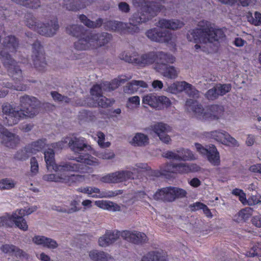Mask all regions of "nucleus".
<instances>
[{
	"label": "nucleus",
	"instance_id": "1",
	"mask_svg": "<svg viewBox=\"0 0 261 261\" xmlns=\"http://www.w3.org/2000/svg\"><path fill=\"white\" fill-rule=\"evenodd\" d=\"M17 47L18 42L14 36H9L5 38L3 48L0 55L4 65L8 68L10 75L12 77L14 85L9 82L0 84V98L5 97L8 93L7 90L2 89L4 87L17 91L25 90L27 88L25 85L21 83L23 79L21 70L12 58Z\"/></svg>",
	"mask_w": 261,
	"mask_h": 261
},
{
	"label": "nucleus",
	"instance_id": "2",
	"mask_svg": "<svg viewBox=\"0 0 261 261\" xmlns=\"http://www.w3.org/2000/svg\"><path fill=\"white\" fill-rule=\"evenodd\" d=\"M38 102L35 97L28 95L20 98V107L8 102L4 103L2 110L4 123L12 126L27 117H33L38 112Z\"/></svg>",
	"mask_w": 261,
	"mask_h": 261
},
{
	"label": "nucleus",
	"instance_id": "3",
	"mask_svg": "<svg viewBox=\"0 0 261 261\" xmlns=\"http://www.w3.org/2000/svg\"><path fill=\"white\" fill-rule=\"evenodd\" d=\"M198 28L189 31L187 36V39L194 43L212 42L218 41L224 37V34L221 29H214L210 21L202 20L198 23ZM201 46L196 44L195 48L198 50Z\"/></svg>",
	"mask_w": 261,
	"mask_h": 261
},
{
	"label": "nucleus",
	"instance_id": "4",
	"mask_svg": "<svg viewBox=\"0 0 261 261\" xmlns=\"http://www.w3.org/2000/svg\"><path fill=\"white\" fill-rule=\"evenodd\" d=\"M131 78V76L121 75L113 80L111 83L105 82L94 85L90 91L92 101L89 103V105L92 107L98 106L102 108L111 106L114 101L103 96L102 95L103 91L114 90Z\"/></svg>",
	"mask_w": 261,
	"mask_h": 261
},
{
	"label": "nucleus",
	"instance_id": "5",
	"mask_svg": "<svg viewBox=\"0 0 261 261\" xmlns=\"http://www.w3.org/2000/svg\"><path fill=\"white\" fill-rule=\"evenodd\" d=\"M68 146L75 154H79L77 157L71 158L69 159L75 160L77 162V163L86 167H88L82 163L91 166H96L99 165V163L98 159L91 155L93 153V149L90 146L87 144L84 138H69Z\"/></svg>",
	"mask_w": 261,
	"mask_h": 261
},
{
	"label": "nucleus",
	"instance_id": "6",
	"mask_svg": "<svg viewBox=\"0 0 261 261\" xmlns=\"http://www.w3.org/2000/svg\"><path fill=\"white\" fill-rule=\"evenodd\" d=\"M150 167L145 163H137L134 166L128 168L127 170L116 171L100 176L98 175H92L97 179L103 183L116 184L133 179L138 176L140 173L149 171Z\"/></svg>",
	"mask_w": 261,
	"mask_h": 261
},
{
	"label": "nucleus",
	"instance_id": "7",
	"mask_svg": "<svg viewBox=\"0 0 261 261\" xmlns=\"http://www.w3.org/2000/svg\"><path fill=\"white\" fill-rule=\"evenodd\" d=\"M44 155L46 168L48 170L52 169L55 172L71 171L80 173H90L93 172L91 168L73 162H62L59 165L56 164L54 150L52 148L48 147L44 151Z\"/></svg>",
	"mask_w": 261,
	"mask_h": 261
},
{
	"label": "nucleus",
	"instance_id": "8",
	"mask_svg": "<svg viewBox=\"0 0 261 261\" xmlns=\"http://www.w3.org/2000/svg\"><path fill=\"white\" fill-rule=\"evenodd\" d=\"M186 106L193 117L201 120L218 119L223 112V108L221 106L213 105L203 108L197 101L192 99L187 100Z\"/></svg>",
	"mask_w": 261,
	"mask_h": 261
},
{
	"label": "nucleus",
	"instance_id": "9",
	"mask_svg": "<svg viewBox=\"0 0 261 261\" xmlns=\"http://www.w3.org/2000/svg\"><path fill=\"white\" fill-rule=\"evenodd\" d=\"M166 62L173 63L175 58L171 54H168L163 52H149L139 56L137 54V58L136 60V65L140 67H145L155 63V67L158 63H161L162 60Z\"/></svg>",
	"mask_w": 261,
	"mask_h": 261
},
{
	"label": "nucleus",
	"instance_id": "10",
	"mask_svg": "<svg viewBox=\"0 0 261 261\" xmlns=\"http://www.w3.org/2000/svg\"><path fill=\"white\" fill-rule=\"evenodd\" d=\"M67 172H56V174H45L42 178L45 181L61 182L68 185L83 182L89 179V175H68L66 174Z\"/></svg>",
	"mask_w": 261,
	"mask_h": 261
},
{
	"label": "nucleus",
	"instance_id": "11",
	"mask_svg": "<svg viewBox=\"0 0 261 261\" xmlns=\"http://www.w3.org/2000/svg\"><path fill=\"white\" fill-rule=\"evenodd\" d=\"M27 24L30 28L37 31L40 34L52 36L59 28L57 19L54 17L46 23H40L35 18L27 21Z\"/></svg>",
	"mask_w": 261,
	"mask_h": 261
},
{
	"label": "nucleus",
	"instance_id": "12",
	"mask_svg": "<svg viewBox=\"0 0 261 261\" xmlns=\"http://www.w3.org/2000/svg\"><path fill=\"white\" fill-rule=\"evenodd\" d=\"M77 191L87 194L89 197L94 198H110L121 195L123 190L101 191L95 187H82L77 189Z\"/></svg>",
	"mask_w": 261,
	"mask_h": 261
},
{
	"label": "nucleus",
	"instance_id": "13",
	"mask_svg": "<svg viewBox=\"0 0 261 261\" xmlns=\"http://www.w3.org/2000/svg\"><path fill=\"white\" fill-rule=\"evenodd\" d=\"M188 168V163H168L161 167L160 171H151V173L155 176H167L172 173L187 174L189 173Z\"/></svg>",
	"mask_w": 261,
	"mask_h": 261
},
{
	"label": "nucleus",
	"instance_id": "14",
	"mask_svg": "<svg viewBox=\"0 0 261 261\" xmlns=\"http://www.w3.org/2000/svg\"><path fill=\"white\" fill-rule=\"evenodd\" d=\"M195 145L197 151L202 155L206 156L212 165L214 166L220 165L219 153L214 145H211L204 147L199 143H195Z\"/></svg>",
	"mask_w": 261,
	"mask_h": 261
},
{
	"label": "nucleus",
	"instance_id": "15",
	"mask_svg": "<svg viewBox=\"0 0 261 261\" xmlns=\"http://www.w3.org/2000/svg\"><path fill=\"white\" fill-rule=\"evenodd\" d=\"M166 91L172 94H177L183 91L193 98L198 97L199 92L192 85L185 82H176L168 86Z\"/></svg>",
	"mask_w": 261,
	"mask_h": 261
},
{
	"label": "nucleus",
	"instance_id": "16",
	"mask_svg": "<svg viewBox=\"0 0 261 261\" xmlns=\"http://www.w3.org/2000/svg\"><path fill=\"white\" fill-rule=\"evenodd\" d=\"M162 155L167 159L176 161H189L196 159L195 155L190 150L184 148L165 151Z\"/></svg>",
	"mask_w": 261,
	"mask_h": 261
},
{
	"label": "nucleus",
	"instance_id": "17",
	"mask_svg": "<svg viewBox=\"0 0 261 261\" xmlns=\"http://www.w3.org/2000/svg\"><path fill=\"white\" fill-rule=\"evenodd\" d=\"M0 142L4 146L13 148L20 142L19 137L10 132L0 123Z\"/></svg>",
	"mask_w": 261,
	"mask_h": 261
},
{
	"label": "nucleus",
	"instance_id": "18",
	"mask_svg": "<svg viewBox=\"0 0 261 261\" xmlns=\"http://www.w3.org/2000/svg\"><path fill=\"white\" fill-rule=\"evenodd\" d=\"M46 145V140H39L26 147L24 150L18 152L15 158L18 160H25L29 157L30 153H36L44 148Z\"/></svg>",
	"mask_w": 261,
	"mask_h": 261
},
{
	"label": "nucleus",
	"instance_id": "19",
	"mask_svg": "<svg viewBox=\"0 0 261 261\" xmlns=\"http://www.w3.org/2000/svg\"><path fill=\"white\" fill-rule=\"evenodd\" d=\"M37 209L36 206H32L25 209H20L16 210L13 213V218L15 221V225L19 229L26 231L28 230V226L26 221L23 218L25 215H28L36 211Z\"/></svg>",
	"mask_w": 261,
	"mask_h": 261
},
{
	"label": "nucleus",
	"instance_id": "20",
	"mask_svg": "<svg viewBox=\"0 0 261 261\" xmlns=\"http://www.w3.org/2000/svg\"><path fill=\"white\" fill-rule=\"evenodd\" d=\"M210 137L223 144L230 146H238L237 141L224 130L212 131L209 133Z\"/></svg>",
	"mask_w": 261,
	"mask_h": 261
},
{
	"label": "nucleus",
	"instance_id": "21",
	"mask_svg": "<svg viewBox=\"0 0 261 261\" xmlns=\"http://www.w3.org/2000/svg\"><path fill=\"white\" fill-rule=\"evenodd\" d=\"M146 34L151 40L158 42L169 43L172 38V35L169 31H162L159 28L150 29L146 32Z\"/></svg>",
	"mask_w": 261,
	"mask_h": 261
},
{
	"label": "nucleus",
	"instance_id": "22",
	"mask_svg": "<svg viewBox=\"0 0 261 261\" xmlns=\"http://www.w3.org/2000/svg\"><path fill=\"white\" fill-rule=\"evenodd\" d=\"M33 48L34 50L33 56L34 66L39 71H42L46 66V63L40 43L35 42Z\"/></svg>",
	"mask_w": 261,
	"mask_h": 261
},
{
	"label": "nucleus",
	"instance_id": "23",
	"mask_svg": "<svg viewBox=\"0 0 261 261\" xmlns=\"http://www.w3.org/2000/svg\"><path fill=\"white\" fill-rule=\"evenodd\" d=\"M121 232L116 230H107L103 235L99 237L98 243L101 247H107L114 244L120 237Z\"/></svg>",
	"mask_w": 261,
	"mask_h": 261
},
{
	"label": "nucleus",
	"instance_id": "24",
	"mask_svg": "<svg viewBox=\"0 0 261 261\" xmlns=\"http://www.w3.org/2000/svg\"><path fill=\"white\" fill-rule=\"evenodd\" d=\"M167 63L170 62H166L165 60H162L161 63H158L155 69L157 71L161 73L166 77L170 79H176L179 73V70L172 66H167Z\"/></svg>",
	"mask_w": 261,
	"mask_h": 261
},
{
	"label": "nucleus",
	"instance_id": "25",
	"mask_svg": "<svg viewBox=\"0 0 261 261\" xmlns=\"http://www.w3.org/2000/svg\"><path fill=\"white\" fill-rule=\"evenodd\" d=\"M121 237L127 241L136 244L144 243L147 240L144 233L136 230L121 231Z\"/></svg>",
	"mask_w": 261,
	"mask_h": 261
},
{
	"label": "nucleus",
	"instance_id": "26",
	"mask_svg": "<svg viewBox=\"0 0 261 261\" xmlns=\"http://www.w3.org/2000/svg\"><path fill=\"white\" fill-rule=\"evenodd\" d=\"M151 128L163 142L167 144L170 142V137L169 135H167V133L171 130V128L169 126L160 122L152 125Z\"/></svg>",
	"mask_w": 261,
	"mask_h": 261
},
{
	"label": "nucleus",
	"instance_id": "27",
	"mask_svg": "<svg viewBox=\"0 0 261 261\" xmlns=\"http://www.w3.org/2000/svg\"><path fill=\"white\" fill-rule=\"evenodd\" d=\"M148 88V85L145 82L142 80H133L126 84L123 91L127 94H133L137 92L142 93Z\"/></svg>",
	"mask_w": 261,
	"mask_h": 261
},
{
	"label": "nucleus",
	"instance_id": "28",
	"mask_svg": "<svg viewBox=\"0 0 261 261\" xmlns=\"http://www.w3.org/2000/svg\"><path fill=\"white\" fill-rule=\"evenodd\" d=\"M94 41L91 38V34L83 35L74 42V48L78 50H86L94 48Z\"/></svg>",
	"mask_w": 261,
	"mask_h": 261
},
{
	"label": "nucleus",
	"instance_id": "29",
	"mask_svg": "<svg viewBox=\"0 0 261 261\" xmlns=\"http://www.w3.org/2000/svg\"><path fill=\"white\" fill-rule=\"evenodd\" d=\"M32 241L37 245H41L49 249H55L58 246L56 241L43 236H35L32 238Z\"/></svg>",
	"mask_w": 261,
	"mask_h": 261
},
{
	"label": "nucleus",
	"instance_id": "30",
	"mask_svg": "<svg viewBox=\"0 0 261 261\" xmlns=\"http://www.w3.org/2000/svg\"><path fill=\"white\" fill-rule=\"evenodd\" d=\"M1 249L5 253L15 255L20 259H27L28 257V254L25 252L13 245H3Z\"/></svg>",
	"mask_w": 261,
	"mask_h": 261
},
{
	"label": "nucleus",
	"instance_id": "31",
	"mask_svg": "<svg viewBox=\"0 0 261 261\" xmlns=\"http://www.w3.org/2000/svg\"><path fill=\"white\" fill-rule=\"evenodd\" d=\"M94 0H64L67 9L76 11L85 8Z\"/></svg>",
	"mask_w": 261,
	"mask_h": 261
},
{
	"label": "nucleus",
	"instance_id": "32",
	"mask_svg": "<svg viewBox=\"0 0 261 261\" xmlns=\"http://www.w3.org/2000/svg\"><path fill=\"white\" fill-rule=\"evenodd\" d=\"M232 193L238 196L240 201L244 205H255L261 201V197L258 198L257 196H252L247 200L246 198L245 193L243 190L239 189L233 190Z\"/></svg>",
	"mask_w": 261,
	"mask_h": 261
},
{
	"label": "nucleus",
	"instance_id": "33",
	"mask_svg": "<svg viewBox=\"0 0 261 261\" xmlns=\"http://www.w3.org/2000/svg\"><path fill=\"white\" fill-rule=\"evenodd\" d=\"M129 143L134 146H145L149 143V138L143 133H137L129 140Z\"/></svg>",
	"mask_w": 261,
	"mask_h": 261
},
{
	"label": "nucleus",
	"instance_id": "34",
	"mask_svg": "<svg viewBox=\"0 0 261 261\" xmlns=\"http://www.w3.org/2000/svg\"><path fill=\"white\" fill-rule=\"evenodd\" d=\"M89 255L93 261H114V258L110 254L97 250L90 251Z\"/></svg>",
	"mask_w": 261,
	"mask_h": 261
},
{
	"label": "nucleus",
	"instance_id": "35",
	"mask_svg": "<svg viewBox=\"0 0 261 261\" xmlns=\"http://www.w3.org/2000/svg\"><path fill=\"white\" fill-rule=\"evenodd\" d=\"M184 23L178 20L161 19L158 23V26L161 28H167L175 30L181 28Z\"/></svg>",
	"mask_w": 261,
	"mask_h": 261
},
{
	"label": "nucleus",
	"instance_id": "36",
	"mask_svg": "<svg viewBox=\"0 0 261 261\" xmlns=\"http://www.w3.org/2000/svg\"><path fill=\"white\" fill-rule=\"evenodd\" d=\"M91 38L94 41V48L102 46L107 44L111 38V36L107 33H102L100 34H90Z\"/></svg>",
	"mask_w": 261,
	"mask_h": 261
},
{
	"label": "nucleus",
	"instance_id": "37",
	"mask_svg": "<svg viewBox=\"0 0 261 261\" xmlns=\"http://www.w3.org/2000/svg\"><path fill=\"white\" fill-rule=\"evenodd\" d=\"M137 52L134 48L124 50L121 52L119 55L120 59L123 60L126 62L136 64V60L137 58Z\"/></svg>",
	"mask_w": 261,
	"mask_h": 261
},
{
	"label": "nucleus",
	"instance_id": "38",
	"mask_svg": "<svg viewBox=\"0 0 261 261\" xmlns=\"http://www.w3.org/2000/svg\"><path fill=\"white\" fill-rule=\"evenodd\" d=\"M252 210L249 207L242 209L234 215L233 219L238 223L245 222L252 215Z\"/></svg>",
	"mask_w": 261,
	"mask_h": 261
},
{
	"label": "nucleus",
	"instance_id": "39",
	"mask_svg": "<svg viewBox=\"0 0 261 261\" xmlns=\"http://www.w3.org/2000/svg\"><path fill=\"white\" fill-rule=\"evenodd\" d=\"M164 256L158 251H151L145 254L141 261H164Z\"/></svg>",
	"mask_w": 261,
	"mask_h": 261
},
{
	"label": "nucleus",
	"instance_id": "40",
	"mask_svg": "<svg viewBox=\"0 0 261 261\" xmlns=\"http://www.w3.org/2000/svg\"><path fill=\"white\" fill-rule=\"evenodd\" d=\"M158 96L149 94L143 96L142 102L145 105H147L151 107L157 109L159 107L158 103Z\"/></svg>",
	"mask_w": 261,
	"mask_h": 261
},
{
	"label": "nucleus",
	"instance_id": "41",
	"mask_svg": "<svg viewBox=\"0 0 261 261\" xmlns=\"http://www.w3.org/2000/svg\"><path fill=\"white\" fill-rule=\"evenodd\" d=\"M80 19L85 25L89 28H96L100 26L102 24V20L101 19H98L96 22H93L88 19L84 15L80 16Z\"/></svg>",
	"mask_w": 261,
	"mask_h": 261
},
{
	"label": "nucleus",
	"instance_id": "42",
	"mask_svg": "<svg viewBox=\"0 0 261 261\" xmlns=\"http://www.w3.org/2000/svg\"><path fill=\"white\" fill-rule=\"evenodd\" d=\"M16 182L11 178H6L0 180V190H10L13 188Z\"/></svg>",
	"mask_w": 261,
	"mask_h": 261
},
{
	"label": "nucleus",
	"instance_id": "43",
	"mask_svg": "<svg viewBox=\"0 0 261 261\" xmlns=\"http://www.w3.org/2000/svg\"><path fill=\"white\" fill-rule=\"evenodd\" d=\"M13 224H15L13 214L12 215L7 214L0 217V227L4 226H12Z\"/></svg>",
	"mask_w": 261,
	"mask_h": 261
},
{
	"label": "nucleus",
	"instance_id": "44",
	"mask_svg": "<svg viewBox=\"0 0 261 261\" xmlns=\"http://www.w3.org/2000/svg\"><path fill=\"white\" fill-rule=\"evenodd\" d=\"M222 3L228 5H233L239 2L240 4L243 6H252L255 4L256 0H219Z\"/></svg>",
	"mask_w": 261,
	"mask_h": 261
},
{
	"label": "nucleus",
	"instance_id": "45",
	"mask_svg": "<svg viewBox=\"0 0 261 261\" xmlns=\"http://www.w3.org/2000/svg\"><path fill=\"white\" fill-rule=\"evenodd\" d=\"M247 18L248 21L255 25H259L261 24V13L258 12H255L254 16L250 12L247 14Z\"/></svg>",
	"mask_w": 261,
	"mask_h": 261
},
{
	"label": "nucleus",
	"instance_id": "46",
	"mask_svg": "<svg viewBox=\"0 0 261 261\" xmlns=\"http://www.w3.org/2000/svg\"><path fill=\"white\" fill-rule=\"evenodd\" d=\"M13 1L29 8H37L40 6L39 0H12Z\"/></svg>",
	"mask_w": 261,
	"mask_h": 261
},
{
	"label": "nucleus",
	"instance_id": "47",
	"mask_svg": "<svg viewBox=\"0 0 261 261\" xmlns=\"http://www.w3.org/2000/svg\"><path fill=\"white\" fill-rule=\"evenodd\" d=\"M140 104V99L138 96H134L129 97L126 103V107L133 110L137 108Z\"/></svg>",
	"mask_w": 261,
	"mask_h": 261
},
{
	"label": "nucleus",
	"instance_id": "48",
	"mask_svg": "<svg viewBox=\"0 0 261 261\" xmlns=\"http://www.w3.org/2000/svg\"><path fill=\"white\" fill-rule=\"evenodd\" d=\"M158 103L159 107L156 109L158 110L168 108L171 106L172 103L170 99L165 96H158Z\"/></svg>",
	"mask_w": 261,
	"mask_h": 261
},
{
	"label": "nucleus",
	"instance_id": "49",
	"mask_svg": "<svg viewBox=\"0 0 261 261\" xmlns=\"http://www.w3.org/2000/svg\"><path fill=\"white\" fill-rule=\"evenodd\" d=\"M92 154H93L98 158L103 160H111L115 157L114 153L112 151L108 150L97 152H95L93 150V153Z\"/></svg>",
	"mask_w": 261,
	"mask_h": 261
},
{
	"label": "nucleus",
	"instance_id": "50",
	"mask_svg": "<svg viewBox=\"0 0 261 261\" xmlns=\"http://www.w3.org/2000/svg\"><path fill=\"white\" fill-rule=\"evenodd\" d=\"M92 137L97 141L98 145L103 148L109 147L110 145L109 142H104L105 139V136L103 133L98 132L95 135V136H92Z\"/></svg>",
	"mask_w": 261,
	"mask_h": 261
},
{
	"label": "nucleus",
	"instance_id": "51",
	"mask_svg": "<svg viewBox=\"0 0 261 261\" xmlns=\"http://www.w3.org/2000/svg\"><path fill=\"white\" fill-rule=\"evenodd\" d=\"M39 172V164L36 158L32 157L30 159V176L36 175Z\"/></svg>",
	"mask_w": 261,
	"mask_h": 261
},
{
	"label": "nucleus",
	"instance_id": "52",
	"mask_svg": "<svg viewBox=\"0 0 261 261\" xmlns=\"http://www.w3.org/2000/svg\"><path fill=\"white\" fill-rule=\"evenodd\" d=\"M78 204V202L76 200H73L70 202V207H64L60 211L67 213H72L74 212H76L80 210V208L77 207Z\"/></svg>",
	"mask_w": 261,
	"mask_h": 261
},
{
	"label": "nucleus",
	"instance_id": "53",
	"mask_svg": "<svg viewBox=\"0 0 261 261\" xmlns=\"http://www.w3.org/2000/svg\"><path fill=\"white\" fill-rule=\"evenodd\" d=\"M215 87L219 96L225 95L231 89V85L230 84H218Z\"/></svg>",
	"mask_w": 261,
	"mask_h": 261
},
{
	"label": "nucleus",
	"instance_id": "54",
	"mask_svg": "<svg viewBox=\"0 0 261 261\" xmlns=\"http://www.w3.org/2000/svg\"><path fill=\"white\" fill-rule=\"evenodd\" d=\"M68 33L74 36H79V35L83 32V27L77 25H73L67 28Z\"/></svg>",
	"mask_w": 261,
	"mask_h": 261
},
{
	"label": "nucleus",
	"instance_id": "55",
	"mask_svg": "<svg viewBox=\"0 0 261 261\" xmlns=\"http://www.w3.org/2000/svg\"><path fill=\"white\" fill-rule=\"evenodd\" d=\"M69 141V138L66 137L61 141H59L58 143H54L51 144V147L55 149H62L64 148L66 145H68V142Z\"/></svg>",
	"mask_w": 261,
	"mask_h": 261
},
{
	"label": "nucleus",
	"instance_id": "56",
	"mask_svg": "<svg viewBox=\"0 0 261 261\" xmlns=\"http://www.w3.org/2000/svg\"><path fill=\"white\" fill-rule=\"evenodd\" d=\"M166 188L158 190L153 195V198L155 200H161L166 201Z\"/></svg>",
	"mask_w": 261,
	"mask_h": 261
},
{
	"label": "nucleus",
	"instance_id": "57",
	"mask_svg": "<svg viewBox=\"0 0 261 261\" xmlns=\"http://www.w3.org/2000/svg\"><path fill=\"white\" fill-rule=\"evenodd\" d=\"M217 90L215 86L214 88L208 90L205 94V97L208 99L213 100L219 97Z\"/></svg>",
	"mask_w": 261,
	"mask_h": 261
},
{
	"label": "nucleus",
	"instance_id": "58",
	"mask_svg": "<svg viewBox=\"0 0 261 261\" xmlns=\"http://www.w3.org/2000/svg\"><path fill=\"white\" fill-rule=\"evenodd\" d=\"M261 250V243H257V244L253 246L249 251L246 253V255L248 256H254L259 254V251Z\"/></svg>",
	"mask_w": 261,
	"mask_h": 261
},
{
	"label": "nucleus",
	"instance_id": "59",
	"mask_svg": "<svg viewBox=\"0 0 261 261\" xmlns=\"http://www.w3.org/2000/svg\"><path fill=\"white\" fill-rule=\"evenodd\" d=\"M51 95L55 100L65 102H69V99L67 97H64L56 92H52L51 93Z\"/></svg>",
	"mask_w": 261,
	"mask_h": 261
},
{
	"label": "nucleus",
	"instance_id": "60",
	"mask_svg": "<svg viewBox=\"0 0 261 261\" xmlns=\"http://www.w3.org/2000/svg\"><path fill=\"white\" fill-rule=\"evenodd\" d=\"M166 201H173L174 200L173 187H166Z\"/></svg>",
	"mask_w": 261,
	"mask_h": 261
},
{
	"label": "nucleus",
	"instance_id": "61",
	"mask_svg": "<svg viewBox=\"0 0 261 261\" xmlns=\"http://www.w3.org/2000/svg\"><path fill=\"white\" fill-rule=\"evenodd\" d=\"M174 200L177 198H182L186 196L187 192L185 190L178 188L173 187Z\"/></svg>",
	"mask_w": 261,
	"mask_h": 261
},
{
	"label": "nucleus",
	"instance_id": "62",
	"mask_svg": "<svg viewBox=\"0 0 261 261\" xmlns=\"http://www.w3.org/2000/svg\"><path fill=\"white\" fill-rule=\"evenodd\" d=\"M107 211L110 212H117L120 211V206L112 201H109Z\"/></svg>",
	"mask_w": 261,
	"mask_h": 261
},
{
	"label": "nucleus",
	"instance_id": "63",
	"mask_svg": "<svg viewBox=\"0 0 261 261\" xmlns=\"http://www.w3.org/2000/svg\"><path fill=\"white\" fill-rule=\"evenodd\" d=\"M252 223L255 226L261 228V214L254 216L251 219Z\"/></svg>",
	"mask_w": 261,
	"mask_h": 261
},
{
	"label": "nucleus",
	"instance_id": "64",
	"mask_svg": "<svg viewBox=\"0 0 261 261\" xmlns=\"http://www.w3.org/2000/svg\"><path fill=\"white\" fill-rule=\"evenodd\" d=\"M108 200H96L95 201V204L98 207L104 210H107L108 204Z\"/></svg>",
	"mask_w": 261,
	"mask_h": 261
}]
</instances>
